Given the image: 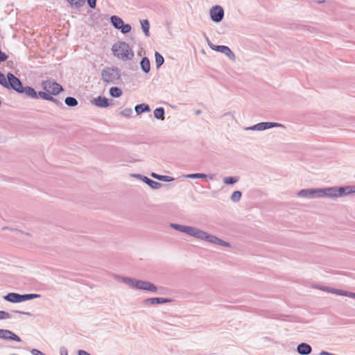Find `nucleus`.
<instances>
[{
	"label": "nucleus",
	"instance_id": "obj_19",
	"mask_svg": "<svg viewBox=\"0 0 355 355\" xmlns=\"http://www.w3.org/2000/svg\"><path fill=\"white\" fill-rule=\"evenodd\" d=\"M135 110L137 115H140L144 112H149L150 111V108L148 104L141 103L135 107Z\"/></svg>",
	"mask_w": 355,
	"mask_h": 355
},
{
	"label": "nucleus",
	"instance_id": "obj_38",
	"mask_svg": "<svg viewBox=\"0 0 355 355\" xmlns=\"http://www.w3.org/2000/svg\"><path fill=\"white\" fill-rule=\"evenodd\" d=\"M12 312L19 313V314H21V315H27V316L33 315V314L30 312H26V311H19V310H14V311H12Z\"/></svg>",
	"mask_w": 355,
	"mask_h": 355
},
{
	"label": "nucleus",
	"instance_id": "obj_15",
	"mask_svg": "<svg viewBox=\"0 0 355 355\" xmlns=\"http://www.w3.org/2000/svg\"><path fill=\"white\" fill-rule=\"evenodd\" d=\"M0 338L6 340H14L16 342L21 341L19 336L8 329H0Z\"/></svg>",
	"mask_w": 355,
	"mask_h": 355
},
{
	"label": "nucleus",
	"instance_id": "obj_4",
	"mask_svg": "<svg viewBox=\"0 0 355 355\" xmlns=\"http://www.w3.org/2000/svg\"><path fill=\"white\" fill-rule=\"evenodd\" d=\"M121 77V70L116 67H106L102 69L101 78L107 84H118Z\"/></svg>",
	"mask_w": 355,
	"mask_h": 355
},
{
	"label": "nucleus",
	"instance_id": "obj_47",
	"mask_svg": "<svg viewBox=\"0 0 355 355\" xmlns=\"http://www.w3.org/2000/svg\"><path fill=\"white\" fill-rule=\"evenodd\" d=\"M314 1L318 3H323L324 2V0H313Z\"/></svg>",
	"mask_w": 355,
	"mask_h": 355
},
{
	"label": "nucleus",
	"instance_id": "obj_25",
	"mask_svg": "<svg viewBox=\"0 0 355 355\" xmlns=\"http://www.w3.org/2000/svg\"><path fill=\"white\" fill-rule=\"evenodd\" d=\"M141 26L143 32L144 33L146 37L150 35L149 29H150V24L148 19H143L141 21Z\"/></svg>",
	"mask_w": 355,
	"mask_h": 355
},
{
	"label": "nucleus",
	"instance_id": "obj_49",
	"mask_svg": "<svg viewBox=\"0 0 355 355\" xmlns=\"http://www.w3.org/2000/svg\"><path fill=\"white\" fill-rule=\"evenodd\" d=\"M209 178L210 180H214V174H211V175H209Z\"/></svg>",
	"mask_w": 355,
	"mask_h": 355
},
{
	"label": "nucleus",
	"instance_id": "obj_9",
	"mask_svg": "<svg viewBox=\"0 0 355 355\" xmlns=\"http://www.w3.org/2000/svg\"><path fill=\"white\" fill-rule=\"evenodd\" d=\"M12 89L19 94H25L26 96L36 99L35 89L29 86L24 87L19 78H18L15 82V85Z\"/></svg>",
	"mask_w": 355,
	"mask_h": 355
},
{
	"label": "nucleus",
	"instance_id": "obj_44",
	"mask_svg": "<svg viewBox=\"0 0 355 355\" xmlns=\"http://www.w3.org/2000/svg\"><path fill=\"white\" fill-rule=\"evenodd\" d=\"M78 355H91L89 353H88L87 352L83 350V349L78 350Z\"/></svg>",
	"mask_w": 355,
	"mask_h": 355
},
{
	"label": "nucleus",
	"instance_id": "obj_20",
	"mask_svg": "<svg viewBox=\"0 0 355 355\" xmlns=\"http://www.w3.org/2000/svg\"><path fill=\"white\" fill-rule=\"evenodd\" d=\"M140 67L141 70L146 73H148L150 71V62L147 57H144L141 58V60L140 62Z\"/></svg>",
	"mask_w": 355,
	"mask_h": 355
},
{
	"label": "nucleus",
	"instance_id": "obj_30",
	"mask_svg": "<svg viewBox=\"0 0 355 355\" xmlns=\"http://www.w3.org/2000/svg\"><path fill=\"white\" fill-rule=\"evenodd\" d=\"M184 177L187 178H189V179H201V178H207V175L205 173H197L187 174Z\"/></svg>",
	"mask_w": 355,
	"mask_h": 355
},
{
	"label": "nucleus",
	"instance_id": "obj_43",
	"mask_svg": "<svg viewBox=\"0 0 355 355\" xmlns=\"http://www.w3.org/2000/svg\"><path fill=\"white\" fill-rule=\"evenodd\" d=\"M320 289L324 291H327L329 293H331V290L333 289V288L327 287V286H321Z\"/></svg>",
	"mask_w": 355,
	"mask_h": 355
},
{
	"label": "nucleus",
	"instance_id": "obj_42",
	"mask_svg": "<svg viewBox=\"0 0 355 355\" xmlns=\"http://www.w3.org/2000/svg\"><path fill=\"white\" fill-rule=\"evenodd\" d=\"M345 296H347V297H349L355 299V293H352V292H349V291H346Z\"/></svg>",
	"mask_w": 355,
	"mask_h": 355
},
{
	"label": "nucleus",
	"instance_id": "obj_17",
	"mask_svg": "<svg viewBox=\"0 0 355 355\" xmlns=\"http://www.w3.org/2000/svg\"><path fill=\"white\" fill-rule=\"evenodd\" d=\"M297 352L300 355H309L312 352V347L307 343H302L297 345Z\"/></svg>",
	"mask_w": 355,
	"mask_h": 355
},
{
	"label": "nucleus",
	"instance_id": "obj_23",
	"mask_svg": "<svg viewBox=\"0 0 355 355\" xmlns=\"http://www.w3.org/2000/svg\"><path fill=\"white\" fill-rule=\"evenodd\" d=\"M153 114H154V117L156 119H158V120H164V119L165 110H164V107H159L156 108L153 111Z\"/></svg>",
	"mask_w": 355,
	"mask_h": 355
},
{
	"label": "nucleus",
	"instance_id": "obj_18",
	"mask_svg": "<svg viewBox=\"0 0 355 355\" xmlns=\"http://www.w3.org/2000/svg\"><path fill=\"white\" fill-rule=\"evenodd\" d=\"M94 104L98 107H107L110 105L109 100L103 96H98L94 101Z\"/></svg>",
	"mask_w": 355,
	"mask_h": 355
},
{
	"label": "nucleus",
	"instance_id": "obj_1",
	"mask_svg": "<svg viewBox=\"0 0 355 355\" xmlns=\"http://www.w3.org/2000/svg\"><path fill=\"white\" fill-rule=\"evenodd\" d=\"M169 226L178 232L185 233L189 236H193L198 239L205 241L207 242L220 246H230V244L228 242H226L213 234H209L208 232L195 227L183 225L176 223H171Z\"/></svg>",
	"mask_w": 355,
	"mask_h": 355
},
{
	"label": "nucleus",
	"instance_id": "obj_5",
	"mask_svg": "<svg viewBox=\"0 0 355 355\" xmlns=\"http://www.w3.org/2000/svg\"><path fill=\"white\" fill-rule=\"evenodd\" d=\"M355 193V186L326 187V197L336 199Z\"/></svg>",
	"mask_w": 355,
	"mask_h": 355
},
{
	"label": "nucleus",
	"instance_id": "obj_24",
	"mask_svg": "<svg viewBox=\"0 0 355 355\" xmlns=\"http://www.w3.org/2000/svg\"><path fill=\"white\" fill-rule=\"evenodd\" d=\"M70 6L75 9H79L85 3V0H67Z\"/></svg>",
	"mask_w": 355,
	"mask_h": 355
},
{
	"label": "nucleus",
	"instance_id": "obj_46",
	"mask_svg": "<svg viewBox=\"0 0 355 355\" xmlns=\"http://www.w3.org/2000/svg\"><path fill=\"white\" fill-rule=\"evenodd\" d=\"M52 96L53 95L51 94H49L46 100L53 103L55 98L53 97Z\"/></svg>",
	"mask_w": 355,
	"mask_h": 355
},
{
	"label": "nucleus",
	"instance_id": "obj_21",
	"mask_svg": "<svg viewBox=\"0 0 355 355\" xmlns=\"http://www.w3.org/2000/svg\"><path fill=\"white\" fill-rule=\"evenodd\" d=\"M110 23L114 28L119 30L121 26L123 24V21L121 17L113 15L110 17Z\"/></svg>",
	"mask_w": 355,
	"mask_h": 355
},
{
	"label": "nucleus",
	"instance_id": "obj_41",
	"mask_svg": "<svg viewBox=\"0 0 355 355\" xmlns=\"http://www.w3.org/2000/svg\"><path fill=\"white\" fill-rule=\"evenodd\" d=\"M60 355H68L67 349L65 347H61L60 349Z\"/></svg>",
	"mask_w": 355,
	"mask_h": 355
},
{
	"label": "nucleus",
	"instance_id": "obj_29",
	"mask_svg": "<svg viewBox=\"0 0 355 355\" xmlns=\"http://www.w3.org/2000/svg\"><path fill=\"white\" fill-rule=\"evenodd\" d=\"M239 181V178L236 176L225 177L223 178V182L225 184H234Z\"/></svg>",
	"mask_w": 355,
	"mask_h": 355
},
{
	"label": "nucleus",
	"instance_id": "obj_26",
	"mask_svg": "<svg viewBox=\"0 0 355 355\" xmlns=\"http://www.w3.org/2000/svg\"><path fill=\"white\" fill-rule=\"evenodd\" d=\"M122 90L118 87H112L110 89V94L114 98H119L122 95Z\"/></svg>",
	"mask_w": 355,
	"mask_h": 355
},
{
	"label": "nucleus",
	"instance_id": "obj_27",
	"mask_svg": "<svg viewBox=\"0 0 355 355\" xmlns=\"http://www.w3.org/2000/svg\"><path fill=\"white\" fill-rule=\"evenodd\" d=\"M156 67L159 68L164 62V57L157 51L155 53Z\"/></svg>",
	"mask_w": 355,
	"mask_h": 355
},
{
	"label": "nucleus",
	"instance_id": "obj_16",
	"mask_svg": "<svg viewBox=\"0 0 355 355\" xmlns=\"http://www.w3.org/2000/svg\"><path fill=\"white\" fill-rule=\"evenodd\" d=\"M172 302L171 298H164V297H151L147 298L144 300V303L146 304H159L168 303Z\"/></svg>",
	"mask_w": 355,
	"mask_h": 355
},
{
	"label": "nucleus",
	"instance_id": "obj_48",
	"mask_svg": "<svg viewBox=\"0 0 355 355\" xmlns=\"http://www.w3.org/2000/svg\"><path fill=\"white\" fill-rule=\"evenodd\" d=\"M195 113H196V114L198 115V114H200L201 113V110H197L195 111Z\"/></svg>",
	"mask_w": 355,
	"mask_h": 355
},
{
	"label": "nucleus",
	"instance_id": "obj_31",
	"mask_svg": "<svg viewBox=\"0 0 355 355\" xmlns=\"http://www.w3.org/2000/svg\"><path fill=\"white\" fill-rule=\"evenodd\" d=\"M242 193L240 191H235L232 193L230 199L232 202H239L241 198Z\"/></svg>",
	"mask_w": 355,
	"mask_h": 355
},
{
	"label": "nucleus",
	"instance_id": "obj_36",
	"mask_svg": "<svg viewBox=\"0 0 355 355\" xmlns=\"http://www.w3.org/2000/svg\"><path fill=\"white\" fill-rule=\"evenodd\" d=\"M331 293H335V294H336L338 295L345 296L346 291H343V290H340V289H336V288H333L332 290H331Z\"/></svg>",
	"mask_w": 355,
	"mask_h": 355
},
{
	"label": "nucleus",
	"instance_id": "obj_39",
	"mask_svg": "<svg viewBox=\"0 0 355 355\" xmlns=\"http://www.w3.org/2000/svg\"><path fill=\"white\" fill-rule=\"evenodd\" d=\"M96 1L97 0H87L88 6L91 8H95L96 6Z\"/></svg>",
	"mask_w": 355,
	"mask_h": 355
},
{
	"label": "nucleus",
	"instance_id": "obj_7",
	"mask_svg": "<svg viewBox=\"0 0 355 355\" xmlns=\"http://www.w3.org/2000/svg\"><path fill=\"white\" fill-rule=\"evenodd\" d=\"M326 188L320 189H304L297 193V196L305 198H316L326 197Z\"/></svg>",
	"mask_w": 355,
	"mask_h": 355
},
{
	"label": "nucleus",
	"instance_id": "obj_2",
	"mask_svg": "<svg viewBox=\"0 0 355 355\" xmlns=\"http://www.w3.org/2000/svg\"><path fill=\"white\" fill-rule=\"evenodd\" d=\"M115 279L122 281L132 288L150 291L152 293H156L157 291V287L153 283L148 281H144L127 277H121L119 275H116Z\"/></svg>",
	"mask_w": 355,
	"mask_h": 355
},
{
	"label": "nucleus",
	"instance_id": "obj_37",
	"mask_svg": "<svg viewBox=\"0 0 355 355\" xmlns=\"http://www.w3.org/2000/svg\"><path fill=\"white\" fill-rule=\"evenodd\" d=\"M8 56L0 50V62H4L8 59Z\"/></svg>",
	"mask_w": 355,
	"mask_h": 355
},
{
	"label": "nucleus",
	"instance_id": "obj_34",
	"mask_svg": "<svg viewBox=\"0 0 355 355\" xmlns=\"http://www.w3.org/2000/svg\"><path fill=\"white\" fill-rule=\"evenodd\" d=\"M12 318V315L5 311H0V320H6Z\"/></svg>",
	"mask_w": 355,
	"mask_h": 355
},
{
	"label": "nucleus",
	"instance_id": "obj_32",
	"mask_svg": "<svg viewBox=\"0 0 355 355\" xmlns=\"http://www.w3.org/2000/svg\"><path fill=\"white\" fill-rule=\"evenodd\" d=\"M131 28L132 27L130 24H124L123 22L119 30H120L122 33L126 34L131 31Z\"/></svg>",
	"mask_w": 355,
	"mask_h": 355
},
{
	"label": "nucleus",
	"instance_id": "obj_22",
	"mask_svg": "<svg viewBox=\"0 0 355 355\" xmlns=\"http://www.w3.org/2000/svg\"><path fill=\"white\" fill-rule=\"evenodd\" d=\"M150 176L155 178V180L163 181L166 182H170L174 180L173 177L168 176V175H159L155 173H151Z\"/></svg>",
	"mask_w": 355,
	"mask_h": 355
},
{
	"label": "nucleus",
	"instance_id": "obj_6",
	"mask_svg": "<svg viewBox=\"0 0 355 355\" xmlns=\"http://www.w3.org/2000/svg\"><path fill=\"white\" fill-rule=\"evenodd\" d=\"M40 297V295L36 293L19 294L17 293H9L3 296V299L9 302L19 303L39 298Z\"/></svg>",
	"mask_w": 355,
	"mask_h": 355
},
{
	"label": "nucleus",
	"instance_id": "obj_28",
	"mask_svg": "<svg viewBox=\"0 0 355 355\" xmlns=\"http://www.w3.org/2000/svg\"><path fill=\"white\" fill-rule=\"evenodd\" d=\"M64 103L69 107H75L78 103L77 99L71 96H67L64 100Z\"/></svg>",
	"mask_w": 355,
	"mask_h": 355
},
{
	"label": "nucleus",
	"instance_id": "obj_3",
	"mask_svg": "<svg viewBox=\"0 0 355 355\" xmlns=\"http://www.w3.org/2000/svg\"><path fill=\"white\" fill-rule=\"evenodd\" d=\"M112 51L116 57L123 61L131 60L135 56L133 51L125 42L115 43L112 47Z\"/></svg>",
	"mask_w": 355,
	"mask_h": 355
},
{
	"label": "nucleus",
	"instance_id": "obj_8",
	"mask_svg": "<svg viewBox=\"0 0 355 355\" xmlns=\"http://www.w3.org/2000/svg\"><path fill=\"white\" fill-rule=\"evenodd\" d=\"M42 86L44 91L49 94L56 96L63 91L62 87L52 79L43 80Z\"/></svg>",
	"mask_w": 355,
	"mask_h": 355
},
{
	"label": "nucleus",
	"instance_id": "obj_10",
	"mask_svg": "<svg viewBox=\"0 0 355 355\" xmlns=\"http://www.w3.org/2000/svg\"><path fill=\"white\" fill-rule=\"evenodd\" d=\"M18 78L13 73L9 72L6 77L0 71V85L8 89H12Z\"/></svg>",
	"mask_w": 355,
	"mask_h": 355
},
{
	"label": "nucleus",
	"instance_id": "obj_40",
	"mask_svg": "<svg viewBox=\"0 0 355 355\" xmlns=\"http://www.w3.org/2000/svg\"><path fill=\"white\" fill-rule=\"evenodd\" d=\"M31 353L33 354V355H45L42 352L37 349H33L31 351Z\"/></svg>",
	"mask_w": 355,
	"mask_h": 355
},
{
	"label": "nucleus",
	"instance_id": "obj_33",
	"mask_svg": "<svg viewBox=\"0 0 355 355\" xmlns=\"http://www.w3.org/2000/svg\"><path fill=\"white\" fill-rule=\"evenodd\" d=\"M132 110L130 107L125 108L120 112L121 115L127 118H130L132 116Z\"/></svg>",
	"mask_w": 355,
	"mask_h": 355
},
{
	"label": "nucleus",
	"instance_id": "obj_35",
	"mask_svg": "<svg viewBox=\"0 0 355 355\" xmlns=\"http://www.w3.org/2000/svg\"><path fill=\"white\" fill-rule=\"evenodd\" d=\"M49 94L45 91V92H36V99L40 98H42L44 100H46L47 96H48Z\"/></svg>",
	"mask_w": 355,
	"mask_h": 355
},
{
	"label": "nucleus",
	"instance_id": "obj_45",
	"mask_svg": "<svg viewBox=\"0 0 355 355\" xmlns=\"http://www.w3.org/2000/svg\"><path fill=\"white\" fill-rule=\"evenodd\" d=\"M53 103H54L57 106H58V107H61V106H62V103L60 101H59L58 99H57V98H55V101H54V102H53Z\"/></svg>",
	"mask_w": 355,
	"mask_h": 355
},
{
	"label": "nucleus",
	"instance_id": "obj_12",
	"mask_svg": "<svg viewBox=\"0 0 355 355\" xmlns=\"http://www.w3.org/2000/svg\"><path fill=\"white\" fill-rule=\"evenodd\" d=\"M211 19L216 22H220L224 17V10L220 6H214L209 10Z\"/></svg>",
	"mask_w": 355,
	"mask_h": 355
},
{
	"label": "nucleus",
	"instance_id": "obj_14",
	"mask_svg": "<svg viewBox=\"0 0 355 355\" xmlns=\"http://www.w3.org/2000/svg\"><path fill=\"white\" fill-rule=\"evenodd\" d=\"M133 177L137 178L144 182H145L146 184H148L151 189H159L162 187V184L156 182L155 180H153L148 177L141 175V174H134Z\"/></svg>",
	"mask_w": 355,
	"mask_h": 355
},
{
	"label": "nucleus",
	"instance_id": "obj_11",
	"mask_svg": "<svg viewBox=\"0 0 355 355\" xmlns=\"http://www.w3.org/2000/svg\"><path fill=\"white\" fill-rule=\"evenodd\" d=\"M275 127H284V125L281 123L276 122H261L258 123L252 126H250L246 128L247 130H265L269 128H275Z\"/></svg>",
	"mask_w": 355,
	"mask_h": 355
},
{
	"label": "nucleus",
	"instance_id": "obj_13",
	"mask_svg": "<svg viewBox=\"0 0 355 355\" xmlns=\"http://www.w3.org/2000/svg\"><path fill=\"white\" fill-rule=\"evenodd\" d=\"M209 47L217 52L222 53L227 56L230 60H234L236 56L232 50L227 46L225 45H214L211 43H209Z\"/></svg>",
	"mask_w": 355,
	"mask_h": 355
}]
</instances>
